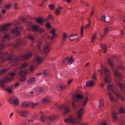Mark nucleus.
<instances>
[{
	"label": "nucleus",
	"mask_w": 125,
	"mask_h": 125,
	"mask_svg": "<svg viewBox=\"0 0 125 125\" xmlns=\"http://www.w3.org/2000/svg\"><path fill=\"white\" fill-rule=\"evenodd\" d=\"M50 49V48L49 44L47 43L45 46L44 51L46 52H48Z\"/></svg>",
	"instance_id": "22"
},
{
	"label": "nucleus",
	"mask_w": 125,
	"mask_h": 125,
	"mask_svg": "<svg viewBox=\"0 0 125 125\" xmlns=\"http://www.w3.org/2000/svg\"><path fill=\"white\" fill-rule=\"evenodd\" d=\"M81 2L82 3H83L84 5H85V6L87 7L88 6L89 4L88 2H84L82 0L81 1Z\"/></svg>",
	"instance_id": "47"
},
{
	"label": "nucleus",
	"mask_w": 125,
	"mask_h": 125,
	"mask_svg": "<svg viewBox=\"0 0 125 125\" xmlns=\"http://www.w3.org/2000/svg\"><path fill=\"white\" fill-rule=\"evenodd\" d=\"M108 95L109 96V97L110 100L112 101H114V99L113 95L110 93H108Z\"/></svg>",
	"instance_id": "34"
},
{
	"label": "nucleus",
	"mask_w": 125,
	"mask_h": 125,
	"mask_svg": "<svg viewBox=\"0 0 125 125\" xmlns=\"http://www.w3.org/2000/svg\"><path fill=\"white\" fill-rule=\"evenodd\" d=\"M57 106V108L58 109L63 110V115H65L66 113H68L70 111L68 106L65 104Z\"/></svg>",
	"instance_id": "6"
},
{
	"label": "nucleus",
	"mask_w": 125,
	"mask_h": 125,
	"mask_svg": "<svg viewBox=\"0 0 125 125\" xmlns=\"http://www.w3.org/2000/svg\"><path fill=\"white\" fill-rule=\"evenodd\" d=\"M27 38L29 39L30 40H31V34H28L27 36Z\"/></svg>",
	"instance_id": "55"
},
{
	"label": "nucleus",
	"mask_w": 125,
	"mask_h": 125,
	"mask_svg": "<svg viewBox=\"0 0 125 125\" xmlns=\"http://www.w3.org/2000/svg\"><path fill=\"white\" fill-rule=\"evenodd\" d=\"M72 81V80H69L67 83L68 84H68H69Z\"/></svg>",
	"instance_id": "61"
},
{
	"label": "nucleus",
	"mask_w": 125,
	"mask_h": 125,
	"mask_svg": "<svg viewBox=\"0 0 125 125\" xmlns=\"http://www.w3.org/2000/svg\"><path fill=\"white\" fill-rule=\"evenodd\" d=\"M25 44V41L21 39H18L17 41L14 43L12 46L14 47H19Z\"/></svg>",
	"instance_id": "8"
},
{
	"label": "nucleus",
	"mask_w": 125,
	"mask_h": 125,
	"mask_svg": "<svg viewBox=\"0 0 125 125\" xmlns=\"http://www.w3.org/2000/svg\"><path fill=\"white\" fill-rule=\"evenodd\" d=\"M113 71L116 77L119 78L121 77V73H119L116 69H113Z\"/></svg>",
	"instance_id": "19"
},
{
	"label": "nucleus",
	"mask_w": 125,
	"mask_h": 125,
	"mask_svg": "<svg viewBox=\"0 0 125 125\" xmlns=\"http://www.w3.org/2000/svg\"><path fill=\"white\" fill-rule=\"evenodd\" d=\"M100 47L103 50H104L103 52V53H106V46L105 45L101 44L100 45Z\"/></svg>",
	"instance_id": "31"
},
{
	"label": "nucleus",
	"mask_w": 125,
	"mask_h": 125,
	"mask_svg": "<svg viewBox=\"0 0 125 125\" xmlns=\"http://www.w3.org/2000/svg\"><path fill=\"white\" fill-rule=\"evenodd\" d=\"M51 101V99L49 97H47L44 98L42 101V103L43 104H44L45 103H49Z\"/></svg>",
	"instance_id": "21"
},
{
	"label": "nucleus",
	"mask_w": 125,
	"mask_h": 125,
	"mask_svg": "<svg viewBox=\"0 0 125 125\" xmlns=\"http://www.w3.org/2000/svg\"><path fill=\"white\" fill-rule=\"evenodd\" d=\"M74 99H73L74 102L72 103L73 107L74 106L75 103L74 101L77 102L78 101V99L83 98V103L82 105L81 106L80 109L77 112V117L76 118L73 119L71 117L70 118L66 119L64 120L65 122L68 123L69 122L77 124L79 123L80 120L81 116L84 113L83 110L84 108V106L86 105L88 101V98L87 97L83 98V96L79 94H76L74 96Z\"/></svg>",
	"instance_id": "2"
},
{
	"label": "nucleus",
	"mask_w": 125,
	"mask_h": 125,
	"mask_svg": "<svg viewBox=\"0 0 125 125\" xmlns=\"http://www.w3.org/2000/svg\"><path fill=\"white\" fill-rule=\"evenodd\" d=\"M33 62L38 63L41 64L43 61V59L38 56H36L33 59Z\"/></svg>",
	"instance_id": "13"
},
{
	"label": "nucleus",
	"mask_w": 125,
	"mask_h": 125,
	"mask_svg": "<svg viewBox=\"0 0 125 125\" xmlns=\"http://www.w3.org/2000/svg\"><path fill=\"white\" fill-rule=\"evenodd\" d=\"M67 37V35L65 33H64L63 34L62 36V40L64 41L66 40Z\"/></svg>",
	"instance_id": "38"
},
{
	"label": "nucleus",
	"mask_w": 125,
	"mask_h": 125,
	"mask_svg": "<svg viewBox=\"0 0 125 125\" xmlns=\"http://www.w3.org/2000/svg\"><path fill=\"white\" fill-rule=\"evenodd\" d=\"M2 12L3 13H4L6 12L5 10L4 9H3L1 10Z\"/></svg>",
	"instance_id": "62"
},
{
	"label": "nucleus",
	"mask_w": 125,
	"mask_h": 125,
	"mask_svg": "<svg viewBox=\"0 0 125 125\" xmlns=\"http://www.w3.org/2000/svg\"><path fill=\"white\" fill-rule=\"evenodd\" d=\"M90 21H89V23L88 24H86L85 27H84V28H87L89 26H90Z\"/></svg>",
	"instance_id": "53"
},
{
	"label": "nucleus",
	"mask_w": 125,
	"mask_h": 125,
	"mask_svg": "<svg viewBox=\"0 0 125 125\" xmlns=\"http://www.w3.org/2000/svg\"><path fill=\"white\" fill-rule=\"evenodd\" d=\"M9 103L13 104L15 105H17L19 103L17 99L16 98H12L9 100Z\"/></svg>",
	"instance_id": "14"
},
{
	"label": "nucleus",
	"mask_w": 125,
	"mask_h": 125,
	"mask_svg": "<svg viewBox=\"0 0 125 125\" xmlns=\"http://www.w3.org/2000/svg\"><path fill=\"white\" fill-rule=\"evenodd\" d=\"M18 113L21 116L25 118L27 117L29 115V112L27 111L24 110L19 111Z\"/></svg>",
	"instance_id": "12"
},
{
	"label": "nucleus",
	"mask_w": 125,
	"mask_h": 125,
	"mask_svg": "<svg viewBox=\"0 0 125 125\" xmlns=\"http://www.w3.org/2000/svg\"><path fill=\"white\" fill-rule=\"evenodd\" d=\"M96 33H95L93 36L92 38L91 39V42L92 43H93L94 41L95 40L96 38Z\"/></svg>",
	"instance_id": "37"
},
{
	"label": "nucleus",
	"mask_w": 125,
	"mask_h": 125,
	"mask_svg": "<svg viewBox=\"0 0 125 125\" xmlns=\"http://www.w3.org/2000/svg\"><path fill=\"white\" fill-rule=\"evenodd\" d=\"M118 68L121 69L123 71H124L125 70V68L121 65L118 66Z\"/></svg>",
	"instance_id": "44"
},
{
	"label": "nucleus",
	"mask_w": 125,
	"mask_h": 125,
	"mask_svg": "<svg viewBox=\"0 0 125 125\" xmlns=\"http://www.w3.org/2000/svg\"><path fill=\"white\" fill-rule=\"evenodd\" d=\"M44 30L43 29H41V28L40 27V29L39 31H40L41 32H44Z\"/></svg>",
	"instance_id": "63"
},
{
	"label": "nucleus",
	"mask_w": 125,
	"mask_h": 125,
	"mask_svg": "<svg viewBox=\"0 0 125 125\" xmlns=\"http://www.w3.org/2000/svg\"><path fill=\"white\" fill-rule=\"evenodd\" d=\"M83 28L82 27L81 29V35L82 36L83 34Z\"/></svg>",
	"instance_id": "59"
},
{
	"label": "nucleus",
	"mask_w": 125,
	"mask_h": 125,
	"mask_svg": "<svg viewBox=\"0 0 125 125\" xmlns=\"http://www.w3.org/2000/svg\"><path fill=\"white\" fill-rule=\"evenodd\" d=\"M15 73H11L9 74L10 76L9 77H6L4 79V80L1 81L0 82V86L3 88H5V86L4 83H6L8 81H9L13 79V76L15 75Z\"/></svg>",
	"instance_id": "5"
},
{
	"label": "nucleus",
	"mask_w": 125,
	"mask_h": 125,
	"mask_svg": "<svg viewBox=\"0 0 125 125\" xmlns=\"http://www.w3.org/2000/svg\"><path fill=\"white\" fill-rule=\"evenodd\" d=\"M19 83H17L15 84L14 86L15 87H16L17 86H18L19 85Z\"/></svg>",
	"instance_id": "64"
},
{
	"label": "nucleus",
	"mask_w": 125,
	"mask_h": 125,
	"mask_svg": "<svg viewBox=\"0 0 125 125\" xmlns=\"http://www.w3.org/2000/svg\"><path fill=\"white\" fill-rule=\"evenodd\" d=\"M22 30L21 27L18 28L16 27L14 28L11 31V32L13 34H15L16 35H19L20 34V30Z\"/></svg>",
	"instance_id": "11"
},
{
	"label": "nucleus",
	"mask_w": 125,
	"mask_h": 125,
	"mask_svg": "<svg viewBox=\"0 0 125 125\" xmlns=\"http://www.w3.org/2000/svg\"><path fill=\"white\" fill-rule=\"evenodd\" d=\"M108 62L109 63V64L111 67H113L114 65L113 63V61L110 60V59H108Z\"/></svg>",
	"instance_id": "39"
},
{
	"label": "nucleus",
	"mask_w": 125,
	"mask_h": 125,
	"mask_svg": "<svg viewBox=\"0 0 125 125\" xmlns=\"http://www.w3.org/2000/svg\"><path fill=\"white\" fill-rule=\"evenodd\" d=\"M101 70H98V71L101 72V73H102L103 72H104V79L105 82L106 83H109L110 81V79L109 77V71L105 67H102V68L101 65Z\"/></svg>",
	"instance_id": "3"
},
{
	"label": "nucleus",
	"mask_w": 125,
	"mask_h": 125,
	"mask_svg": "<svg viewBox=\"0 0 125 125\" xmlns=\"http://www.w3.org/2000/svg\"><path fill=\"white\" fill-rule=\"evenodd\" d=\"M28 65V64L25 63L22 64L21 66V68H23L27 67Z\"/></svg>",
	"instance_id": "40"
},
{
	"label": "nucleus",
	"mask_w": 125,
	"mask_h": 125,
	"mask_svg": "<svg viewBox=\"0 0 125 125\" xmlns=\"http://www.w3.org/2000/svg\"><path fill=\"white\" fill-rule=\"evenodd\" d=\"M32 29H33L37 32H39L40 29V27L37 25L32 26Z\"/></svg>",
	"instance_id": "26"
},
{
	"label": "nucleus",
	"mask_w": 125,
	"mask_h": 125,
	"mask_svg": "<svg viewBox=\"0 0 125 125\" xmlns=\"http://www.w3.org/2000/svg\"><path fill=\"white\" fill-rule=\"evenodd\" d=\"M41 120L43 121H45L46 119V117L44 116H42L41 117Z\"/></svg>",
	"instance_id": "49"
},
{
	"label": "nucleus",
	"mask_w": 125,
	"mask_h": 125,
	"mask_svg": "<svg viewBox=\"0 0 125 125\" xmlns=\"http://www.w3.org/2000/svg\"><path fill=\"white\" fill-rule=\"evenodd\" d=\"M42 41L41 40L38 42L39 44V45H38V48L39 50H41L40 48V44L42 43Z\"/></svg>",
	"instance_id": "50"
},
{
	"label": "nucleus",
	"mask_w": 125,
	"mask_h": 125,
	"mask_svg": "<svg viewBox=\"0 0 125 125\" xmlns=\"http://www.w3.org/2000/svg\"><path fill=\"white\" fill-rule=\"evenodd\" d=\"M104 102L103 100H101L99 101V105L98 107V108H101L104 105Z\"/></svg>",
	"instance_id": "33"
},
{
	"label": "nucleus",
	"mask_w": 125,
	"mask_h": 125,
	"mask_svg": "<svg viewBox=\"0 0 125 125\" xmlns=\"http://www.w3.org/2000/svg\"><path fill=\"white\" fill-rule=\"evenodd\" d=\"M28 83L30 84H31V78H30L29 80L27 81Z\"/></svg>",
	"instance_id": "58"
},
{
	"label": "nucleus",
	"mask_w": 125,
	"mask_h": 125,
	"mask_svg": "<svg viewBox=\"0 0 125 125\" xmlns=\"http://www.w3.org/2000/svg\"><path fill=\"white\" fill-rule=\"evenodd\" d=\"M49 7L50 9L52 10L54 9V5H49Z\"/></svg>",
	"instance_id": "48"
},
{
	"label": "nucleus",
	"mask_w": 125,
	"mask_h": 125,
	"mask_svg": "<svg viewBox=\"0 0 125 125\" xmlns=\"http://www.w3.org/2000/svg\"><path fill=\"white\" fill-rule=\"evenodd\" d=\"M125 113V109L124 108L120 107L118 112H113L111 113L112 116L113 118L115 120H117V119L116 117L117 115L120 114Z\"/></svg>",
	"instance_id": "7"
},
{
	"label": "nucleus",
	"mask_w": 125,
	"mask_h": 125,
	"mask_svg": "<svg viewBox=\"0 0 125 125\" xmlns=\"http://www.w3.org/2000/svg\"><path fill=\"white\" fill-rule=\"evenodd\" d=\"M115 81L116 85L118 86L122 90L125 89V85L121 81V79L118 78L117 80H115Z\"/></svg>",
	"instance_id": "9"
},
{
	"label": "nucleus",
	"mask_w": 125,
	"mask_h": 125,
	"mask_svg": "<svg viewBox=\"0 0 125 125\" xmlns=\"http://www.w3.org/2000/svg\"><path fill=\"white\" fill-rule=\"evenodd\" d=\"M58 118V117L57 116L55 115H53L48 117V119L50 121H53L56 120Z\"/></svg>",
	"instance_id": "29"
},
{
	"label": "nucleus",
	"mask_w": 125,
	"mask_h": 125,
	"mask_svg": "<svg viewBox=\"0 0 125 125\" xmlns=\"http://www.w3.org/2000/svg\"><path fill=\"white\" fill-rule=\"evenodd\" d=\"M74 59L72 58L71 57L69 59H68V63L69 65L72 64L73 63V61H74Z\"/></svg>",
	"instance_id": "36"
},
{
	"label": "nucleus",
	"mask_w": 125,
	"mask_h": 125,
	"mask_svg": "<svg viewBox=\"0 0 125 125\" xmlns=\"http://www.w3.org/2000/svg\"><path fill=\"white\" fill-rule=\"evenodd\" d=\"M92 79L94 80H96V75L95 74H94L92 77Z\"/></svg>",
	"instance_id": "56"
},
{
	"label": "nucleus",
	"mask_w": 125,
	"mask_h": 125,
	"mask_svg": "<svg viewBox=\"0 0 125 125\" xmlns=\"http://www.w3.org/2000/svg\"><path fill=\"white\" fill-rule=\"evenodd\" d=\"M46 26L47 28H51L52 27L50 25V24L48 23H46Z\"/></svg>",
	"instance_id": "51"
},
{
	"label": "nucleus",
	"mask_w": 125,
	"mask_h": 125,
	"mask_svg": "<svg viewBox=\"0 0 125 125\" xmlns=\"http://www.w3.org/2000/svg\"><path fill=\"white\" fill-rule=\"evenodd\" d=\"M47 19L49 20H52V16L50 15H49L48 16L47 18Z\"/></svg>",
	"instance_id": "54"
},
{
	"label": "nucleus",
	"mask_w": 125,
	"mask_h": 125,
	"mask_svg": "<svg viewBox=\"0 0 125 125\" xmlns=\"http://www.w3.org/2000/svg\"><path fill=\"white\" fill-rule=\"evenodd\" d=\"M43 76L45 77H47L48 75V72L47 70H45L43 72Z\"/></svg>",
	"instance_id": "32"
},
{
	"label": "nucleus",
	"mask_w": 125,
	"mask_h": 125,
	"mask_svg": "<svg viewBox=\"0 0 125 125\" xmlns=\"http://www.w3.org/2000/svg\"><path fill=\"white\" fill-rule=\"evenodd\" d=\"M20 20L23 22H26L27 25L29 27V28H28V30L30 31L31 28V23L29 22L26 21V19L23 17H21Z\"/></svg>",
	"instance_id": "15"
},
{
	"label": "nucleus",
	"mask_w": 125,
	"mask_h": 125,
	"mask_svg": "<svg viewBox=\"0 0 125 125\" xmlns=\"http://www.w3.org/2000/svg\"><path fill=\"white\" fill-rule=\"evenodd\" d=\"M7 70V69H3L0 71V74H4L6 72Z\"/></svg>",
	"instance_id": "41"
},
{
	"label": "nucleus",
	"mask_w": 125,
	"mask_h": 125,
	"mask_svg": "<svg viewBox=\"0 0 125 125\" xmlns=\"http://www.w3.org/2000/svg\"><path fill=\"white\" fill-rule=\"evenodd\" d=\"M27 72L26 71L20 70L19 73V74L21 76L20 80L21 82H23L26 80L25 75L27 74Z\"/></svg>",
	"instance_id": "10"
},
{
	"label": "nucleus",
	"mask_w": 125,
	"mask_h": 125,
	"mask_svg": "<svg viewBox=\"0 0 125 125\" xmlns=\"http://www.w3.org/2000/svg\"><path fill=\"white\" fill-rule=\"evenodd\" d=\"M63 7L61 6L58 7V8L56 10L55 12V14L56 15H58L61 12V10L63 9Z\"/></svg>",
	"instance_id": "30"
},
{
	"label": "nucleus",
	"mask_w": 125,
	"mask_h": 125,
	"mask_svg": "<svg viewBox=\"0 0 125 125\" xmlns=\"http://www.w3.org/2000/svg\"><path fill=\"white\" fill-rule=\"evenodd\" d=\"M9 36L8 34L7 33L3 35L2 38V41L3 42H5L9 41Z\"/></svg>",
	"instance_id": "18"
},
{
	"label": "nucleus",
	"mask_w": 125,
	"mask_h": 125,
	"mask_svg": "<svg viewBox=\"0 0 125 125\" xmlns=\"http://www.w3.org/2000/svg\"><path fill=\"white\" fill-rule=\"evenodd\" d=\"M107 88L112 91L116 97L120 98L122 101H125V96H122L115 91L116 88L114 85L109 84Z\"/></svg>",
	"instance_id": "4"
},
{
	"label": "nucleus",
	"mask_w": 125,
	"mask_h": 125,
	"mask_svg": "<svg viewBox=\"0 0 125 125\" xmlns=\"http://www.w3.org/2000/svg\"><path fill=\"white\" fill-rule=\"evenodd\" d=\"M11 24H8L2 26H0V30L2 31H6L8 30V27Z\"/></svg>",
	"instance_id": "16"
},
{
	"label": "nucleus",
	"mask_w": 125,
	"mask_h": 125,
	"mask_svg": "<svg viewBox=\"0 0 125 125\" xmlns=\"http://www.w3.org/2000/svg\"><path fill=\"white\" fill-rule=\"evenodd\" d=\"M105 19L106 17L104 15H103L102 16L100 19L103 21L105 22Z\"/></svg>",
	"instance_id": "42"
},
{
	"label": "nucleus",
	"mask_w": 125,
	"mask_h": 125,
	"mask_svg": "<svg viewBox=\"0 0 125 125\" xmlns=\"http://www.w3.org/2000/svg\"><path fill=\"white\" fill-rule=\"evenodd\" d=\"M31 102H27L24 101L22 102L21 104L22 107L25 108H27L30 106Z\"/></svg>",
	"instance_id": "20"
},
{
	"label": "nucleus",
	"mask_w": 125,
	"mask_h": 125,
	"mask_svg": "<svg viewBox=\"0 0 125 125\" xmlns=\"http://www.w3.org/2000/svg\"><path fill=\"white\" fill-rule=\"evenodd\" d=\"M11 5L10 4H7L5 5L4 6V8L6 9H8L11 6Z\"/></svg>",
	"instance_id": "43"
},
{
	"label": "nucleus",
	"mask_w": 125,
	"mask_h": 125,
	"mask_svg": "<svg viewBox=\"0 0 125 125\" xmlns=\"http://www.w3.org/2000/svg\"><path fill=\"white\" fill-rule=\"evenodd\" d=\"M94 82L91 80L89 82H87L86 83V85L87 87H91L92 85H94Z\"/></svg>",
	"instance_id": "27"
},
{
	"label": "nucleus",
	"mask_w": 125,
	"mask_h": 125,
	"mask_svg": "<svg viewBox=\"0 0 125 125\" xmlns=\"http://www.w3.org/2000/svg\"><path fill=\"white\" fill-rule=\"evenodd\" d=\"M43 90L42 87H38L35 89V91L37 93L39 94L43 91Z\"/></svg>",
	"instance_id": "28"
},
{
	"label": "nucleus",
	"mask_w": 125,
	"mask_h": 125,
	"mask_svg": "<svg viewBox=\"0 0 125 125\" xmlns=\"http://www.w3.org/2000/svg\"><path fill=\"white\" fill-rule=\"evenodd\" d=\"M109 31V30L108 28L107 27H106L104 29V34L103 35H102L100 33V35L101 36V37L103 38L106 36L107 34H108Z\"/></svg>",
	"instance_id": "24"
},
{
	"label": "nucleus",
	"mask_w": 125,
	"mask_h": 125,
	"mask_svg": "<svg viewBox=\"0 0 125 125\" xmlns=\"http://www.w3.org/2000/svg\"><path fill=\"white\" fill-rule=\"evenodd\" d=\"M36 80L35 77H32V84L34 83Z\"/></svg>",
	"instance_id": "45"
},
{
	"label": "nucleus",
	"mask_w": 125,
	"mask_h": 125,
	"mask_svg": "<svg viewBox=\"0 0 125 125\" xmlns=\"http://www.w3.org/2000/svg\"><path fill=\"white\" fill-rule=\"evenodd\" d=\"M14 8L15 9H17L18 8V4L16 3H15L14 6Z\"/></svg>",
	"instance_id": "52"
},
{
	"label": "nucleus",
	"mask_w": 125,
	"mask_h": 125,
	"mask_svg": "<svg viewBox=\"0 0 125 125\" xmlns=\"http://www.w3.org/2000/svg\"><path fill=\"white\" fill-rule=\"evenodd\" d=\"M68 58H67L64 59L62 61V64H63L66 61V60Z\"/></svg>",
	"instance_id": "57"
},
{
	"label": "nucleus",
	"mask_w": 125,
	"mask_h": 125,
	"mask_svg": "<svg viewBox=\"0 0 125 125\" xmlns=\"http://www.w3.org/2000/svg\"><path fill=\"white\" fill-rule=\"evenodd\" d=\"M12 88V86H11L10 87L6 88L5 89V91H7L9 93H10L12 92V91L11 89Z\"/></svg>",
	"instance_id": "35"
},
{
	"label": "nucleus",
	"mask_w": 125,
	"mask_h": 125,
	"mask_svg": "<svg viewBox=\"0 0 125 125\" xmlns=\"http://www.w3.org/2000/svg\"><path fill=\"white\" fill-rule=\"evenodd\" d=\"M36 21L38 23L41 25H43V23L44 21L43 19L42 18H36Z\"/></svg>",
	"instance_id": "23"
},
{
	"label": "nucleus",
	"mask_w": 125,
	"mask_h": 125,
	"mask_svg": "<svg viewBox=\"0 0 125 125\" xmlns=\"http://www.w3.org/2000/svg\"><path fill=\"white\" fill-rule=\"evenodd\" d=\"M37 103L35 104L33 103H32V108H34L36 106H37Z\"/></svg>",
	"instance_id": "46"
},
{
	"label": "nucleus",
	"mask_w": 125,
	"mask_h": 125,
	"mask_svg": "<svg viewBox=\"0 0 125 125\" xmlns=\"http://www.w3.org/2000/svg\"><path fill=\"white\" fill-rule=\"evenodd\" d=\"M66 86H64L63 84L59 83L57 85L56 87V89L58 90H61L64 89Z\"/></svg>",
	"instance_id": "17"
},
{
	"label": "nucleus",
	"mask_w": 125,
	"mask_h": 125,
	"mask_svg": "<svg viewBox=\"0 0 125 125\" xmlns=\"http://www.w3.org/2000/svg\"><path fill=\"white\" fill-rule=\"evenodd\" d=\"M20 23L18 22H16L14 23L15 26H17L19 25Z\"/></svg>",
	"instance_id": "60"
},
{
	"label": "nucleus",
	"mask_w": 125,
	"mask_h": 125,
	"mask_svg": "<svg viewBox=\"0 0 125 125\" xmlns=\"http://www.w3.org/2000/svg\"><path fill=\"white\" fill-rule=\"evenodd\" d=\"M51 32L52 34V36L50 38V36H48V38H50L51 40H52L54 38L58 36V35L55 33V31L54 30H52L50 31Z\"/></svg>",
	"instance_id": "25"
},
{
	"label": "nucleus",
	"mask_w": 125,
	"mask_h": 125,
	"mask_svg": "<svg viewBox=\"0 0 125 125\" xmlns=\"http://www.w3.org/2000/svg\"><path fill=\"white\" fill-rule=\"evenodd\" d=\"M6 47V46L3 44H0V61L2 62L6 61V62L11 61L12 63V65H14L17 64L20 60H23L25 59L30 58L31 56V54L30 52H28L23 55L18 57L15 56L13 58V55L11 54H9L7 52H1V50H3Z\"/></svg>",
	"instance_id": "1"
}]
</instances>
